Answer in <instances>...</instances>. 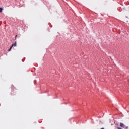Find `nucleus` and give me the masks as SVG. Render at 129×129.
<instances>
[{"instance_id": "f03ea898", "label": "nucleus", "mask_w": 129, "mask_h": 129, "mask_svg": "<svg viewBox=\"0 0 129 129\" xmlns=\"http://www.w3.org/2000/svg\"><path fill=\"white\" fill-rule=\"evenodd\" d=\"M16 46H17V42H15L14 44H12L11 47H16Z\"/></svg>"}, {"instance_id": "f257e3e1", "label": "nucleus", "mask_w": 129, "mask_h": 129, "mask_svg": "<svg viewBox=\"0 0 129 129\" xmlns=\"http://www.w3.org/2000/svg\"><path fill=\"white\" fill-rule=\"evenodd\" d=\"M120 127H122V128H124L125 127V125L122 123H120Z\"/></svg>"}, {"instance_id": "0eeeda50", "label": "nucleus", "mask_w": 129, "mask_h": 129, "mask_svg": "<svg viewBox=\"0 0 129 129\" xmlns=\"http://www.w3.org/2000/svg\"><path fill=\"white\" fill-rule=\"evenodd\" d=\"M101 129H104V127H103V128H101Z\"/></svg>"}, {"instance_id": "423d86ee", "label": "nucleus", "mask_w": 129, "mask_h": 129, "mask_svg": "<svg viewBox=\"0 0 129 129\" xmlns=\"http://www.w3.org/2000/svg\"><path fill=\"white\" fill-rule=\"evenodd\" d=\"M12 88L13 89H15V87H14V86H12Z\"/></svg>"}, {"instance_id": "7ed1b4c3", "label": "nucleus", "mask_w": 129, "mask_h": 129, "mask_svg": "<svg viewBox=\"0 0 129 129\" xmlns=\"http://www.w3.org/2000/svg\"><path fill=\"white\" fill-rule=\"evenodd\" d=\"M13 47L11 46L10 48V49L8 50V51L9 52H10V51H11V50H12V48Z\"/></svg>"}, {"instance_id": "6e6552de", "label": "nucleus", "mask_w": 129, "mask_h": 129, "mask_svg": "<svg viewBox=\"0 0 129 129\" xmlns=\"http://www.w3.org/2000/svg\"><path fill=\"white\" fill-rule=\"evenodd\" d=\"M126 128L127 129V127H126Z\"/></svg>"}, {"instance_id": "20e7f679", "label": "nucleus", "mask_w": 129, "mask_h": 129, "mask_svg": "<svg viewBox=\"0 0 129 129\" xmlns=\"http://www.w3.org/2000/svg\"><path fill=\"white\" fill-rule=\"evenodd\" d=\"M3 12V8H0V13H2Z\"/></svg>"}, {"instance_id": "39448f33", "label": "nucleus", "mask_w": 129, "mask_h": 129, "mask_svg": "<svg viewBox=\"0 0 129 129\" xmlns=\"http://www.w3.org/2000/svg\"><path fill=\"white\" fill-rule=\"evenodd\" d=\"M17 37H18V35H16L15 37V40H17Z\"/></svg>"}]
</instances>
